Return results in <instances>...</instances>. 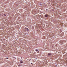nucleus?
<instances>
[{
	"mask_svg": "<svg viewBox=\"0 0 67 67\" xmlns=\"http://www.w3.org/2000/svg\"><path fill=\"white\" fill-rule=\"evenodd\" d=\"M31 64H32V63H31Z\"/></svg>",
	"mask_w": 67,
	"mask_h": 67,
	"instance_id": "nucleus-8",
	"label": "nucleus"
},
{
	"mask_svg": "<svg viewBox=\"0 0 67 67\" xmlns=\"http://www.w3.org/2000/svg\"><path fill=\"white\" fill-rule=\"evenodd\" d=\"M45 17H47V16H48V15L47 14H46L45 15Z\"/></svg>",
	"mask_w": 67,
	"mask_h": 67,
	"instance_id": "nucleus-5",
	"label": "nucleus"
},
{
	"mask_svg": "<svg viewBox=\"0 0 67 67\" xmlns=\"http://www.w3.org/2000/svg\"><path fill=\"white\" fill-rule=\"evenodd\" d=\"M25 35H26V34Z\"/></svg>",
	"mask_w": 67,
	"mask_h": 67,
	"instance_id": "nucleus-9",
	"label": "nucleus"
},
{
	"mask_svg": "<svg viewBox=\"0 0 67 67\" xmlns=\"http://www.w3.org/2000/svg\"><path fill=\"white\" fill-rule=\"evenodd\" d=\"M4 15H5V16H6V15H5V14H4Z\"/></svg>",
	"mask_w": 67,
	"mask_h": 67,
	"instance_id": "nucleus-6",
	"label": "nucleus"
},
{
	"mask_svg": "<svg viewBox=\"0 0 67 67\" xmlns=\"http://www.w3.org/2000/svg\"><path fill=\"white\" fill-rule=\"evenodd\" d=\"M7 59H8V58H7Z\"/></svg>",
	"mask_w": 67,
	"mask_h": 67,
	"instance_id": "nucleus-7",
	"label": "nucleus"
},
{
	"mask_svg": "<svg viewBox=\"0 0 67 67\" xmlns=\"http://www.w3.org/2000/svg\"><path fill=\"white\" fill-rule=\"evenodd\" d=\"M29 61H30V60H29Z\"/></svg>",
	"mask_w": 67,
	"mask_h": 67,
	"instance_id": "nucleus-12",
	"label": "nucleus"
},
{
	"mask_svg": "<svg viewBox=\"0 0 67 67\" xmlns=\"http://www.w3.org/2000/svg\"><path fill=\"white\" fill-rule=\"evenodd\" d=\"M48 56H51L52 55V54L50 53H49L48 54Z\"/></svg>",
	"mask_w": 67,
	"mask_h": 67,
	"instance_id": "nucleus-3",
	"label": "nucleus"
},
{
	"mask_svg": "<svg viewBox=\"0 0 67 67\" xmlns=\"http://www.w3.org/2000/svg\"><path fill=\"white\" fill-rule=\"evenodd\" d=\"M25 30L26 31H27V32H28V31H29V29L27 28H25Z\"/></svg>",
	"mask_w": 67,
	"mask_h": 67,
	"instance_id": "nucleus-1",
	"label": "nucleus"
},
{
	"mask_svg": "<svg viewBox=\"0 0 67 67\" xmlns=\"http://www.w3.org/2000/svg\"><path fill=\"white\" fill-rule=\"evenodd\" d=\"M36 59H37L36 58Z\"/></svg>",
	"mask_w": 67,
	"mask_h": 67,
	"instance_id": "nucleus-10",
	"label": "nucleus"
},
{
	"mask_svg": "<svg viewBox=\"0 0 67 67\" xmlns=\"http://www.w3.org/2000/svg\"><path fill=\"white\" fill-rule=\"evenodd\" d=\"M31 59H30V60H31Z\"/></svg>",
	"mask_w": 67,
	"mask_h": 67,
	"instance_id": "nucleus-11",
	"label": "nucleus"
},
{
	"mask_svg": "<svg viewBox=\"0 0 67 67\" xmlns=\"http://www.w3.org/2000/svg\"><path fill=\"white\" fill-rule=\"evenodd\" d=\"M20 63H23V61L22 60H21L20 61Z\"/></svg>",
	"mask_w": 67,
	"mask_h": 67,
	"instance_id": "nucleus-4",
	"label": "nucleus"
},
{
	"mask_svg": "<svg viewBox=\"0 0 67 67\" xmlns=\"http://www.w3.org/2000/svg\"><path fill=\"white\" fill-rule=\"evenodd\" d=\"M36 52H37V53H38L39 52V51H38V49H36Z\"/></svg>",
	"mask_w": 67,
	"mask_h": 67,
	"instance_id": "nucleus-2",
	"label": "nucleus"
}]
</instances>
